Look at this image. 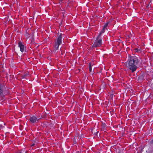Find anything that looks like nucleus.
<instances>
[{"label": "nucleus", "mask_w": 153, "mask_h": 153, "mask_svg": "<svg viewBox=\"0 0 153 153\" xmlns=\"http://www.w3.org/2000/svg\"><path fill=\"white\" fill-rule=\"evenodd\" d=\"M62 38L61 35H60L57 38V41L55 43L54 48L56 50L58 49L59 45L62 43Z\"/></svg>", "instance_id": "obj_2"}, {"label": "nucleus", "mask_w": 153, "mask_h": 153, "mask_svg": "<svg viewBox=\"0 0 153 153\" xmlns=\"http://www.w3.org/2000/svg\"><path fill=\"white\" fill-rule=\"evenodd\" d=\"M2 92V88L1 86V84H0V94H1V93Z\"/></svg>", "instance_id": "obj_8"}, {"label": "nucleus", "mask_w": 153, "mask_h": 153, "mask_svg": "<svg viewBox=\"0 0 153 153\" xmlns=\"http://www.w3.org/2000/svg\"><path fill=\"white\" fill-rule=\"evenodd\" d=\"M151 143H152L153 144V140H152Z\"/></svg>", "instance_id": "obj_12"}, {"label": "nucleus", "mask_w": 153, "mask_h": 153, "mask_svg": "<svg viewBox=\"0 0 153 153\" xmlns=\"http://www.w3.org/2000/svg\"><path fill=\"white\" fill-rule=\"evenodd\" d=\"M137 49H135L136 51H137Z\"/></svg>", "instance_id": "obj_14"}, {"label": "nucleus", "mask_w": 153, "mask_h": 153, "mask_svg": "<svg viewBox=\"0 0 153 153\" xmlns=\"http://www.w3.org/2000/svg\"><path fill=\"white\" fill-rule=\"evenodd\" d=\"M64 11H63V12H62V13H61V14H62L63 16H64Z\"/></svg>", "instance_id": "obj_11"}, {"label": "nucleus", "mask_w": 153, "mask_h": 153, "mask_svg": "<svg viewBox=\"0 0 153 153\" xmlns=\"http://www.w3.org/2000/svg\"><path fill=\"white\" fill-rule=\"evenodd\" d=\"M100 35L97 37L96 40L94 42L93 45V47H97L101 46L102 44V40L101 39H99V37Z\"/></svg>", "instance_id": "obj_3"}, {"label": "nucleus", "mask_w": 153, "mask_h": 153, "mask_svg": "<svg viewBox=\"0 0 153 153\" xmlns=\"http://www.w3.org/2000/svg\"><path fill=\"white\" fill-rule=\"evenodd\" d=\"M139 61L140 60L138 58L135 56L129 57L126 66L131 70L132 72H134L137 69V65Z\"/></svg>", "instance_id": "obj_1"}, {"label": "nucleus", "mask_w": 153, "mask_h": 153, "mask_svg": "<svg viewBox=\"0 0 153 153\" xmlns=\"http://www.w3.org/2000/svg\"><path fill=\"white\" fill-rule=\"evenodd\" d=\"M60 1L62 2L64 0H59Z\"/></svg>", "instance_id": "obj_13"}, {"label": "nucleus", "mask_w": 153, "mask_h": 153, "mask_svg": "<svg viewBox=\"0 0 153 153\" xmlns=\"http://www.w3.org/2000/svg\"><path fill=\"white\" fill-rule=\"evenodd\" d=\"M30 120L32 123H34L36 122L37 118L35 116H33L30 117Z\"/></svg>", "instance_id": "obj_5"}, {"label": "nucleus", "mask_w": 153, "mask_h": 153, "mask_svg": "<svg viewBox=\"0 0 153 153\" xmlns=\"http://www.w3.org/2000/svg\"><path fill=\"white\" fill-rule=\"evenodd\" d=\"M34 145V144H32V146H33Z\"/></svg>", "instance_id": "obj_15"}, {"label": "nucleus", "mask_w": 153, "mask_h": 153, "mask_svg": "<svg viewBox=\"0 0 153 153\" xmlns=\"http://www.w3.org/2000/svg\"><path fill=\"white\" fill-rule=\"evenodd\" d=\"M108 23H106L105 25H104V26L103 27L104 28H106V27L108 25Z\"/></svg>", "instance_id": "obj_9"}, {"label": "nucleus", "mask_w": 153, "mask_h": 153, "mask_svg": "<svg viewBox=\"0 0 153 153\" xmlns=\"http://www.w3.org/2000/svg\"><path fill=\"white\" fill-rule=\"evenodd\" d=\"M94 65V64L93 62H90L89 64V66L92 67Z\"/></svg>", "instance_id": "obj_7"}, {"label": "nucleus", "mask_w": 153, "mask_h": 153, "mask_svg": "<svg viewBox=\"0 0 153 153\" xmlns=\"http://www.w3.org/2000/svg\"><path fill=\"white\" fill-rule=\"evenodd\" d=\"M18 46L20 48L21 51L23 52L24 51L25 47L21 42H19Z\"/></svg>", "instance_id": "obj_4"}, {"label": "nucleus", "mask_w": 153, "mask_h": 153, "mask_svg": "<svg viewBox=\"0 0 153 153\" xmlns=\"http://www.w3.org/2000/svg\"><path fill=\"white\" fill-rule=\"evenodd\" d=\"M89 69L90 71L91 72L92 70V67L89 66Z\"/></svg>", "instance_id": "obj_10"}, {"label": "nucleus", "mask_w": 153, "mask_h": 153, "mask_svg": "<svg viewBox=\"0 0 153 153\" xmlns=\"http://www.w3.org/2000/svg\"><path fill=\"white\" fill-rule=\"evenodd\" d=\"M105 28H104V27L102 29V30L101 31V32L100 33V35L102 33H104L105 32Z\"/></svg>", "instance_id": "obj_6"}]
</instances>
